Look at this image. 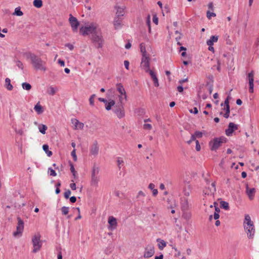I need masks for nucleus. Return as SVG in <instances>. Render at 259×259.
<instances>
[{"label": "nucleus", "mask_w": 259, "mask_h": 259, "mask_svg": "<svg viewBox=\"0 0 259 259\" xmlns=\"http://www.w3.org/2000/svg\"><path fill=\"white\" fill-rule=\"evenodd\" d=\"M29 58L33 67L36 70H40L45 71L46 67L45 66L46 62L41 59L34 54H30Z\"/></svg>", "instance_id": "1"}, {"label": "nucleus", "mask_w": 259, "mask_h": 259, "mask_svg": "<svg viewBox=\"0 0 259 259\" xmlns=\"http://www.w3.org/2000/svg\"><path fill=\"white\" fill-rule=\"evenodd\" d=\"M243 224L244 229L247 231L248 237L249 238H252L255 233V229L253 225V223L251 220L249 214L245 215V219Z\"/></svg>", "instance_id": "2"}, {"label": "nucleus", "mask_w": 259, "mask_h": 259, "mask_svg": "<svg viewBox=\"0 0 259 259\" xmlns=\"http://www.w3.org/2000/svg\"><path fill=\"white\" fill-rule=\"evenodd\" d=\"M226 142V139L225 137L215 138L209 142V146L211 151H217L222 144Z\"/></svg>", "instance_id": "3"}, {"label": "nucleus", "mask_w": 259, "mask_h": 259, "mask_svg": "<svg viewBox=\"0 0 259 259\" xmlns=\"http://www.w3.org/2000/svg\"><path fill=\"white\" fill-rule=\"evenodd\" d=\"M32 241L34 247L32 251L35 253L40 249L42 245L40 235L39 234L35 235L32 239Z\"/></svg>", "instance_id": "4"}, {"label": "nucleus", "mask_w": 259, "mask_h": 259, "mask_svg": "<svg viewBox=\"0 0 259 259\" xmlns=\"http://www.w3.org/2000/svg\"><path fill=\"white\" fill-rule=\"evenodd\" d=\"M96 29V26H95L93 24H91L90 25L86 26L85 27H81L80 28V32L83 35H88L90 33L95 34Z\"/></svg>", "instance_id": "5"}, {"label": "nucleus", "mask_w": 259, "mask_h": 259, "mask_svg": "<svg viewBox=\"0 0 259 259\" xmlns=\"http://www.w3.org/2000/svg\"><path fill=\"white\" fill-rule=\"evenodd\" d=\"M119 118H121L124 116L125 113L124 108L121 103L117 104L112 109Z\"/></svg>", "instance_id": "6"}, {"label": "nucleus", "mask_w": 259, "mask_h": 259, "mask_svg": "<svg viewBox=\"0 0 259 259\" xmlns=\"http://www.w3.org/2000/svg\"><path fill=\"white\" fill-rule=\"evenodd\" d=\"M149 60L150 58L148 56H142V61L141 63V67L146 72L150 73V71H153L150 69L149 67Z\"/></svg>", "instance_id": "7"}, {"label": "nucleus", "mask_w": 259, "mask_h": 259, "mask_svg": "<svg viewBox=\"0 0 259 259\" xmlns=\"http://www.w3.org/2000/svg\"><path fill=\"white\" fill-rule=\"evenodd\" d=\"M69 21L72 29L73 31L76 32L77 30L79 23L77 19L73 17L71 14L70 15Z\"/></svg>", "instance_id": "8"}, {"label": "nucleus", "mask_w": 259, "mask_h": 259, "mask_svg": "<svg viewBox=\"0 0 259 259\" xmlns=\"http://www.w3.org/2000/svg\"><path fill=\"white\" fill-rule=\"evenodd\" d=\"M155 253L154 247L151 245H148L145 248L144 257L145 258H149L152 256Z\"/></svg>", "instance_id": "9"}, {"label": "nucleus", "mask_w": 259, "mask_h": 259, "mask_svg": "<svg viewBox=\"0 0 259 259\" xmlns=\"http://www.w3.org/2000/svg\"><path fill=\"white\" fill-rule=\"evenodd\" d=\"M18 225L17 226V231L13 234L14 236H16L19 234H21L24 229V222L20 218H17Z\"/></svg>", "instance_id": "10"}, {"label": "nucleus", "mask_w": 259, "mask_h": 259, "mask_svg": "<svg viewBox=\"0 0 259 259\" xmlns=\"http://www.w3.org/2000/svg\"><path fill=\"white\" fill-rule=\"evenodd\" d=\"M254 73L252 71L249 72L248 75V83H249V92L250 93H253L254 92L253 87H254V78H253Z\"/></svg>", "instance_id": "11"}, {"label": "nucleus", "mask_w": 259, "mask_h": 259, "mask_svg": "<svg viewBox=\"0 0 259 259\" xmlns=\"http://www.w3.org/2000/svg\"><path fill=\"white\" fill-rule=\"evenodd\" d=\"M93 40L95 43L97 48H102L103 46V39L102 37L96 34L93 35Z\"/></svg>", "instance_id": "12"}, {"label": "nucleus", "mask_w": 259, "mask_h": 259, "mask_svg": "<svg viewBox=\"0 0 259 259\" xmlns=\"http://www.w3.org/2000/svg\"><path fill=\"white\" fill-rule=\"evenodd\" d=\"M238 127L236 124L233 122H230L229 124L228 128V129L226 130V134L228 136H231L232 135L233 132L237 130Z\"/></svg>", "instance_id": "13"}, {"label": "nucleus", "mask_w": 259, "mask_h": 259, "mask_svg": "<svg viewBox=\"0 0 259 259\" xmlns=\"http://www.w3.org/2000/svg\"><path fill=\"white\" fill-rule=\"evenodd\" d=\"M108 222L109 223V226L108 227L109 230H112L116 228L117 226V221L115 218L112 216L109 217Z\"/></svg>", "instance_id": "14"}, {"label": "nucleus", "mask_w": 259, "mask_h": 259, "mask_svg": "<svg viewBox=\"0 0 259 259\" xmlns=\"http://www.w3.org/2000/svg\"><path fill=\"white\" fill-rule=\"evenodd\" d=\"M99 149L97 142L95 141L91 147L90 153L92 155L96 156L98 154Z\"/></svg>", "instance_id": "15"}, {"label": "nucleus", "mask_w": 259, "mask_h": 259, "mask_svg": "<svg viewBox=\"0 0 259 259\" xmlns=\"http://www.w3.org/2000/svg\"><path fill=\"white\" fill-rule=\"evenodd\" d=\"M71 122L74 125L75 129L82 130L83 128L84 124L82 122H79L76 119H72Z\"/></svg>", "instance_id": "16"}, {"label": "nucleus", "mask_w": 259, "mask_h": 259, "mask_svg": "<svg viewBox=\"0 0 259 259\" xmlns=\"http://www.w3.org/2000/svg\"><path fill=\"white\" fill-rule=\"evenodd\" d=\"M218 40V36L216 35H212L210 39L207 40L206 41V44L208 46H213V43L214 42H217Z\"/></svg>", "instance_id": "17"}, {"label": "nucleus", "mask_w": 259, "mask_h": 259, "mask_svg": "<svg viewBox=\"0 0 259 259\" xmlns=\"http://www.w3.org/2000/svg\"><path fill=\"white\" fill-rule=\"evenodd\" d=\"M115 9H116V17L123 16L124 14V8L116 6Z\"/></svg>", "instance_id": "18"}, {"label": "nucleus", "mask_w": 259, "mask_h": 259, "mask_svg": "<svg viewBox=\"0 0 259 259\" xmlns=\"http://www.w3.org/2000/svg\"><path fill=\"white\" fill-rule=\"evenodd\" d=\"M121 20L120 19V18L119 17H116L114 19V26L116 29H119L121 28Z\"/></svg>", "instance_id": "19"}, {"label": "nucleus", "mask_w": 259, "mask_h": 259, "mask_svg": "<svg viewBox=\"0 0 259 259\" xmlns=\"http://www.w3.org/2000/svg\"><path fill=\"white\" fill-rule=\"evenodd\" d=\"M152 79L153 80L154 85L155 87H158L159 86V83H158V80L157 77H156V75L155 73L153 71H150V73H149Z\"/></svg>", "instance_id": "20"}, {"label": "nucleus", "mask_w": 259, "mask_h": 259, "mask_svg": "<svg viewBox=\"0 0 259 259\" xmlns=\"http://www.w3.org/2000/svg\"><path fill=\"white\" fill-rule=\"evenodd\" d=\"M181 208L182 211H184L187 210L189 208L188 201L187 199L184 198V200L181 203Z\"/></svg>", "instance_id": "21"}, {"label": "nucleus", "mask_w": 259, "mask_h": 259, "mask_svg": "<svg viewBox=\"0 0 259 259\" xmlns=\"http://www.w3.org/2000/svg\"><path fill=\"white\" fill-rule=\"evenodd\" d=\"M117 90L118 91V92L121 95H124L125 96V98L126 97V93L125 91V90L123 87V85L121 83H118L117 84Z\"/></svg>", "instance_id": "22"}, {"label": "nucleus", "mask_w": 259, "mask_h": 259, "mask_svg": "<svg viewBox=\"0 0 259 259\" xmlns=\"http://www.w3.org/2000/svg\"><path fill=\"white\" fill-rule=\"evenodd\" d=\"M34 110L38 114H40L44 112L42 106L39 104V102L37 103L34 107Z\"/></svg>", "instance_id": "23"}, {"label": "nucleus", "mask_w": 259, "mask_h": 259, "mask_svg": "<svg viewBox=\"0 0 259 259\" xmlns=\"http://www.w3.org/2000/svg\"><path fill=\"white\" fill-rule=\"evenodd\" d=\"M105 108L107 110L111 109V107L115 104V102L113 100H110L109 102H107L105 104Z\"/></svg>", "instance_id": "24"}, {"label": "nucleus", "mask_w": 259, "mask_h": 259, "mask_svg": "<svg viewBox=\"0 0 259 259\" xmlns=\"http://www.w3.org/2000/svg\"><path fill=\"white\" fill-rule=\"evenodd\" d=\"M157 242H158V247L160 250H162L164 247L166 246V243L165 241L160 238L157 239Z\"/></svg>", "instance_id": "25"}, {"label": "nucleus", "mask_w": 259, "mask_h": 259, "mask_svg": "<svg viewBox=\"0 0 259 259\" xmlns=\"http://www.w3.org/2000/svg\"><path fill=\"white\" fill-rule=\"evenodd\" d=\"M5 87L7 88V89L9 91L12 90L13 87L11 84V80L9 78H6L5 79Z\"/></svg>", "instance_id": "26"}, {"label": "nucleus", "mask_w": 259, "mask_h": 259, "mask_svg": "<svg viewBox=\"0 0 259 259\" xmlns=\"http://www.w3.org/2000/svg\"><path fill=\"white\" fill-rule=\"evenodd\" d=\"M247 193L250 199H252L251 196L254 194L255 190L254 188H249L248 186L246 187Z\"/></svg>", "instance_id": "27"}, {"label": "nucleus", "mask_w": 259, "mask_h": 259, "mask_svg": "<svg viewBox=\"0 0 259 259\" xmlns=\"http://www.w3.org/2000/svg\"><path fill=\"white\" fill-rule=\"evenodd\" d=\"M38 128L39 132H40L42 134H45L46 131L47 130L48 127L45 124H39Z\"/></svg>", "instance_id": "28"}, {"label": "nucleus", "mask_w": 259, "mask_h": 259, "mask_svg": "<svg viewBox=\"0 0 259 259\" xmlns=\"http://www.w3.org/2000/svg\"><path fill=\"white\" fill-rule=\"evenodd\" d=\"M42 149L49 157L52 155L53 153L52 151L49 150V146L47 144L44 145L42 146Z\"/></svg>", "instance_id": "29"}, {"label": "nucleus", "mask_w": 259, "mask_h": 259, "mask_svg": "<svg viewBox=\"0 0 259 259\" xmlns=\"http://www.w3.org/2000/svg\"><path fill=\"white\" fill-rule=\"evenodd\" d=\"M99 182V178L98 177H92L91 182V185L94 186H97Z\"/></svg>", "instance_id": "30"}, {"label": "nucleus", "mask_w": 259, "mask_h": 259, "mask_svg": "<svg viewBox=\"0 0 259 259\" xmlns=\"http://www.w3.org/2000/svg\"><path fill=\"white\" fill-rule=\"evenodd\" d=\"M57 91V88H55L53 87H50L49 89L47 90V93L48 94L50 95H54L55 94Z\"/></svg>", "instance_id": "31"}, {"label": "nucleus", "mask_w": 259, "mask_h": 259, "mask_svg": "<svg viewBox=\"0 0 259 259\" xmlns=\"http://www.w3.org/2000/svg\"><path fill=\"white\" fill-rule=\"evenodd\" d=\"M140 50L142 54V56H147V52L146 51V48L145 47V45L143 43H141L140 44Z\"/></svg>", "instance_id": "32"}, {"label": "nucleus", "mask_w": 259, "mask_h": 259, "mask_svg": "<svg viewBox=\"0 0 259 259\" xmlns=\"http://www.w3.org/2000/svg\"><path fill=\"white\" fill-rule=\"evenodd\" d=\"M221 207L224 208L225 210H228L229 208V203L225 201L220 202Z\"/></svg>", "instance_id": "33"}, {"label": "nucleus", "mask_w": 259, "mask_h": 259, "mask_svg": "<svg viewBox=\"0 0 259 259\" xmlns=\"http://www.w3.org/2000/svg\"><path fill=\"white\" fill-rule=\"evenodd\" d=\"M22 88L26 91H30L32 88L31 84L27 82H23L22 83Z\"/></svg>", "instance_id": "34"}, {"label": "nucleus", "mask_w": 259, "mask_h": 259, "mask_svg": "<svg viewBox=\"0 0 259 259\" xmlns=\"http://www.w3.org/2000/svg\"><path fill=\"white\" fill-rule=\"evenodd\" d=\"M33 4L34 6L37 8H39L42 6V2L41 0H34Z\"/></svg>", "instance_id": "35"}, {"label": "nucleus", "mask_w": 259, "mask_h": 259, "mask_svg": "<svg viewBox=\"0 0 259 259\" xmlns=\"http://www.w3.org/2000/svg\"><path fill=\"white\" fill-rule=\"evenodd\" d=\"M99 172V169L98 167L94 166L92 172V177H98Z\"/></svg>", "instance_id": "36"}, {"label": "nucleus", "mask_w": 259, "mask_h": 259, "mask_svg": "<svg viewBox=\"0 0 259 259\" xmlns=\"http://www.w3.org/2000/svg\"><path fill=\"white\" fill-rule=\"evenodd\" d=\"M224 110L226 111V113L224 114V117L228 118L229 116L230 112V107H225Z\"/></svg>", "instance_id": "37"}, {"label": "nucleus", "mask_w": 259, "mask_h": 259, "mask_svg": "<svg viewBox=\"0 0 259 259\" xmlns=\"http://www.w3.org/2000/svg\"><path fill=\"white\" fill-rule=\"evenodd\" d=\"M13 14L16 15L18 16H21L23 15V13L21 11V10L19 8H16L15 10V12Z\"/></svg>", "instance_id": "38"}, {"label": "nucleus", "mask_w": 259, "mask_h": 259, "mask_svg": "<svg viewBox=\"0 0 259 259\" xmlns=\"http://www.w3.org/2000/svg\"><path fill=\"white\" fill-rule=\"evenodd\" d=\"M69 208L66 206H63L61 208L62 213L63 215H66L68 213Z\"/></svg>", "instance_id": "39"}, {"label": "nucleus", "mask_w": 259, "mask_h": 259, "mask_svg": "<svg viewBox=\"0 0 259 259\" xmlns=\"http://www.w3.org/2000/svg\"><path fill=\"white\" fill-rule=\"evenodd\" d=\"M190 186L189 185L188 186V189L187 188H185L184 189V194L185 196H188L190 195Z\"/></svg>", "instance_id": "40"}, {"label": "nucleus", "mask_w": 259, "mask_h": 259, "mask_svg": "<svg viewBox=\"0 0 259 259\" xmlns=\"http://www.w3.org/2000/svg\"><path fill=\"white\" fill-rule=\"evenodd\" d=\"M216 14L214 13L210 12L208 11L206 13V16L208 19H210L211 17H215Z\"/></svg>", "instance_id": "41"}, {"label": "nucleus", "mask_w": 259, "mask_h": 259, "mask_svg": "<svg viewBox=\"0 0 259 259\" xmlns=\"http://www.w3.org/2000/svg\"><path fill=\"white\" fill-rule=\"evenodd\" d=\"M48 172L50 174V175L52 176L55 177L57 175L56 171L51 167L48 168Z\"/></svg>", "instance_id": "42"}, {"label": "nucleus", "mask_w": 259, "mask_h": 259, "mask_svg": "<svg viewBox=\"0 0 259 259\" xmlns=\"http://www.w3.org/2000/svg\"><path fill=\"white\" fill-rule=\"evenodd\" d=\"M96 97V95L95 94H93L92 95L90 99H89V102H90V104L91 105V106H94V98Z\"/></svg>", "instance_id": "43"}, {"label": "nucleus", "mask_w": 259, "mask_h": 259, "mask_svg": "<svg viewBox=\"0 0 259 259\" xmlns=\"http://www.w3.org/2000/svg\"><path fill=\"white\" fill-rule=\"evenodd\" d=\"M193 135L195 136V139L196 138H200L202 137V133L199 131H196Z\"/></svg>", "instance_id": "44"}, {"label": "nucleus", "mask_w": 259, "mask_h": 259, "mask_svg": "<svg viewBox=\"0 0 259 259\" xmlns=\"http://www.w3.org/2000/svg\"><path fill=\"white\" fill-rule=\"evenodd\" d=\"M211 187L210 188V192L211 193H213L216 191L215 185L214 183H212L211 185Z\"/></svg>", "instance_id": "45"}, {"label": "nucleus", "mask_w": 259, "mask_h": 259, "mask_svg": "<svg viewBox=\"0 0 259 259\" xmlns=\"http://www.w3.org/2000/svg\"><path fill=\"white\" fill-rule=\"evenodd\" d=\"M71 194V191L70 190H67L65 191L64 193V197L66 199H68L69 198V196Z\"/></svg>", "instance_id": "46"}, {"label": "nucleus", "mask_w": 259, "mask_h": 259, "mask_svg": "<svg viewBox=\"0 0 259 259\" xmlns=\"http://www.w3.org/2000/svg\"><path fill=\"white\" fill-rule=\"evenodd\" d=\"M150 23H151V21H150V15H148L147 17V20H146V24L149 27V31H150L151 30V27H150Z\"/></svg>", "instance_id": "47"}, {"label": "nucleus", "mask_w": 259, "mask_h": 259, "mask_svg": "<svg viewBox=\"0 0 259 259\" xmlns=\"http://www.w3.org/2000/svg\"><path fill=\"white\" fill-rule=\"evenodd\" d=\"M183 217L186 220H189L191 217V214L189 213L184 212L183 214Z\"/></svg>", "instance_id": "48"}, {"label": "nucleus", "mask_w": 259, "mask_h": 259, "mask_svg": "<svg viewBox=\"0 0 259 259\" xmlns=\"http://www.w3.org/2000/svg\"><path fill=\"white\" fill-rule=\"evenodd\" d=\"M143 127L145 130H150L152 128V125L149 123H145L143 125Z\"/></svg>", "instance_id": "49"}, {"label": "nucleus", "mask_w": 259, "mask_h": 259, "mask_svg": "<svg viewBox=\"0 0 259 259\" xmlns=\"http://www.w3.org/2000/svg\"><path fill=\"white\" fill-rule=\"evenodd\" d=\"M230 98V96H228V97L225 99V102H224L225 107H230V106H229Z\"/></svg>", "instance_id": "50"}, {"label": "nucleus", "mask_w": 259, "mask_h": 259, "mask_svg": "<svg viewBox=\"0 0 259 259\" xmlns=\"http://www.w3.org/2000/svg\"><path fill=\"white\" fill-rule=\"evenodd\" d=\"M71 156H72L73 158V160L74 161H76L77 160V156H76V152H75V150L74 149L71 153Z\"/></svg>", "instance_id": "51"}, {"label": "nucleus", "mask_w": 259, "mask_h": 259, "mask_svg": "<svg viewBox=\"0 0 259 259\" xmlns=\"http://www.w3.org/2000/svg\"><path fill=\"white\" fill-rule=\"evenodd\" d=\"M70 170H71V172L72 173L73 175L74 176V177H75V174L76 172L75 168L72 163L70 164Z\"/></svg>", "instance_id": "52"}, {"label": "nucleus", "mask_w": 259, "mask_h": 259, "mask_svg": "<svg viewBox=\"0 0 259 259\" xmlns=\"http://www.w3.org/2000/svg\"><path fill=\"white\" fill-rule=\"evenodd\" d=\"M16 65L19 68H21V69H23V65L21 61H17L16 62Z\"/></svg>", "instance_id": "53"}, {"label": "nucleus", "mask_w": 259, "mask_h": 259, "mask_svg": "<svg viewBox=\"0 0 259 259\" xmlns=\"http://www.w3.org/2000/svg\"><path fill=\"white\" fill-rule=\"evenodd\" d=\"M201 147L200 145L199 144V141L198 140H196V150L197 151H199L200 150Z\"/></svg>", "instance_id": "54"}, {"label": "nucleus", "mask_w": 259, "mask_h": 259, "mask_svg": "<svg viewBox=\"0 0 259 259\" xmlns=\"http://www.w3.org/2000/svg\"><path fill=\"white\" fill-rule=\"evenodd\" d=\"M190 113H193L195 114H197L198 112V109L196 107H194L193 109L189 110Z\"/></svg>", "instance_id": "55"}, {"label": "nucleus", "mask_w": 259, "mask_h": 259, "mask_svg": "<svg viewBox=\"0 0 259 259\" xmlns=\"http://www.w3.org/2000/svg\"><path fill=\"white\" fill-rule=\"evenodd\" d=\"M193 141H196L195 136L192 135V136L191 137V138H190V140L189 141H188L187 142V143H188V144H190Z\"/></svg>", "instance_id": "56"}, {"label": "nucleus", "mask_w": 259, "mask_h": 259, "mask_svg": "<svg viewBox=\"0 0 259 259\" xmlns=\"http://www.w3.org/2000/svg\"><path fill=\"white\" fill-rule=\"evenodd\" d=\"M65 46L68 48L70 50H72L74 49V46L73 45L71 44H67L65 45Z\"/></svg>", "instance_id": "57"}, {"label": "nucleus", "mask_w": 259, "mask_h": 259, "mask_svg": "<svg viewBox=\"0 0 259 259\" xmlns=\"http://www.w3.org/2000/svg\"><path fill=\"white\" fill-rule=\"evenodd\" d=\"M153 22L156 24H158V18L157 17V16L156 15H154L153 17Z\"/></svg>", "instance_id": "58"}, {"label": "nucleus", "mask_w": 259, "mask_h": 259, "mask_svg": "<svg viewBox=\"0 0 259 259\" xmlns=\"http://www.w3.org/2000/svg\"><path fill=\"white\" fill-rule=\"evenodd\" d=\"M70 187L71 188V189L72 190H76V184L74 183H71L70 184Z\"/></svg>", "instance_id": "59"}, {"label": "nucleus", "mask_w": 259, "mask_h": 259, "mask_svg": "<svg viewBox=\"0 0 259 259\" xmlns=\"http://www.w3.org/2000/svg\"><path fill=\"white\" fill-rule=\"evenodd\" d=\"M130 63L128 61L125 60L124 61V65L126 69H128V66H129Z\"/></svg>", "instance_id": "60"}, {"label": "nucleus", "mask_w": 259, "mask_h": 259, "mask_svg": "<svg viewBox=\"0 0 259 259\" xmlns=\"http://www.w3.org/2000/svg\"><path fill=\"white\" fill-rule=\"evenodd\" d=\"M145 195L143 191H140L138 193L137 198H139L140 196H145Z\"/></svg>", "instance_id": "61"}, {"label": "nucleus", "mask_w": 259, "mask_h": 259, "mask_svg": "<svg viewBox=\"0 0 259 259\" xmlns=\"http://www.w3.org/2000/svg\"><path fill=\"white\" fill-rule=\"evenodd\" d=\"M70 201L71 203H75L76 201V198L75 196H72L70 198Z\"/></svg>", "instance_id": "62"}, {"label": "nucleus", "mask_w": 259, "mask_h": 259, "mask_svg": "<svg viewBox=\"0 0 259 259\" xmlns=\"http://www.w3.org/2000/svg\"><path fill=\"white\" fill-rule=\"evenodd\" d=\"M58 63L61 66H65V62L61 59L58 60Z\"/></svg>", "instance_id": "63"}, {"label": "nucleus", "mask_w": 259, "mask_h": 259, "mask_svg": "<svg viewBox=\"0 0 259 259\" xmlns=\"http://www.w3.org/2000/svg\"><path fill=\"white\" fill-rule=\"evenodd\" d=\"M183 88L182 85H179L177 87V90L180 93H182L183 91Z\"/></svg>", "instance_id": "64"}]
</instances>
